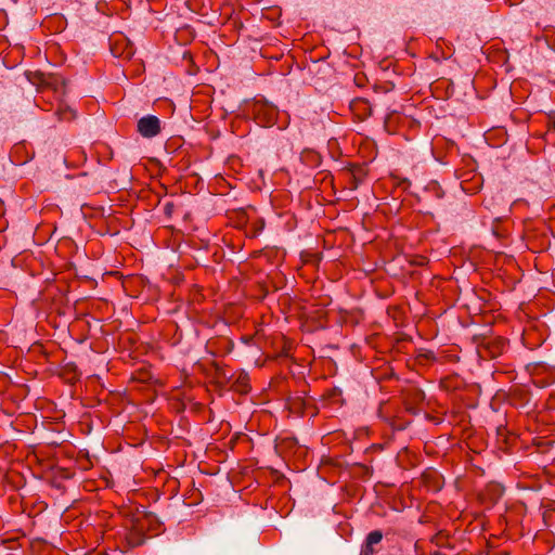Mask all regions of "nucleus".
<instances>
[{
    "instance_id": "nucleus-1",
    "label": "nucleus",
    "mask_w": 555,
    "mask_h": 555,
    "mask_svg": "<svg viewBox=\"0 0 555 555\" xmlns=\"http://www.w3.org/2000/svg\"><path fill=\"white\" fill-rule=\"evenodd\" d=\"M111 51L116 57L130 60L134 54V47L126 37L117 35L112 38Z\"/></svg>"
},
{
    "instance_id": "nucleus-2",
    "label": "nucleus",
    "mask_w": 555,
    "mask_h": 555,
    "mask_svg": "<svg viewBox=\"0 0 555 555\" xmlns=\"http://www.w3.org/2000/svg\"><path fill=\"white\" fill-rule=\"evenodd\" d=\"M137 129L143 138H154L160 132V120L154 115L144 116L139 119Z\"/></svg>"
},
{
    "instance_id": "nucleus-3",
    "label": "nucleus",
    "mask_w": 555,
    "mask_h": 555,
    "mask_svg": "<svg viewBox=\"0 0 555 555\" xmlns=\"http://www.w3.org/2000/svg\"><path fill=\"white\" fill-rule=\"evenodd\" d=\"M254 112L256 119L262 126L270 127L275 122L278 109L274 106L258 103L255 105Z\"/></svg>"
},
{
    "instance_id": "nucleus-4",
    "label": "nucleus",
    "mask_w": 555,
    "mask_h": 555,
    "mask_svg": "<svg viewBox=\"0 0 555 555\" xmlns=\"http://www.w3.org/2000/svg\"><path fill=\"white\" fill-rule=\"evenodd\" d=\"M126 540L130 547H135L144 542V537L140 532H130Z\"/></svg>"
},
{
    "instance_id": "nucleus-5",
    "label": "nucleus",
    "mask_w": 555,
    "mask_h": 555,
    "mask_svg": "<svg viewBox=\"0 0 555 555\" xmlns=\"http://www.w3.org/2000/svg\"><path fill=\"white\" fill-rule=\"evenodd\" d=\"M382 539H383L382 532L378 530H375L367 534L365 541L369 543V545L374 546V545L380 543Z\"/></svg>"
},
{
    "instance_id": "nucleus-6",
    "label": "nucleus",
    "mask_w": 555,
    "mask_h": 555,
    "mask_svg": "<svg viewBox=\"0 0 555 555\" xmlns=\"http://www.w3.org/2000/svg\"><path fill=\"white\" fill-rule=\"evenodd\" d=\"M374 546L369 545V543L365 541V545L361 552V555H373L374 554Z\"/></svg>"
},
{
    "instance_id": "nucleus-7",
    "label": "nucleus",
    "mask_w": 555,
    "mask_h": 555,
    "mask_svg": "<svg viewBox=\"0 0 555 555\" xmlns=\"http://www.w3.org/2000/svg\"><path fill=\"white\" fill-rule=\"evenodd\" d=\"M431 555H446V554H443V553H441V552H435V553H434V554H431Z\"/></svg>"
}]
</instances>
